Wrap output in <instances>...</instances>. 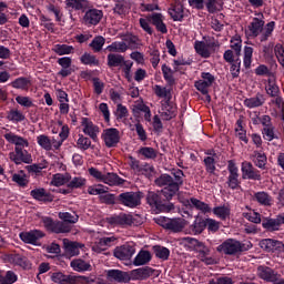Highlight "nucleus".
I'll return each mask as SVG.
<instances>
[{
    "mask_svg": "<svg viewBox=\"0 0 284 284\" xmlns=\"http://www.w3.org/2000/svg\"><path fill=\"white\" fill-rule=\"evenodd\" d=\"M109 223L111 225H133L134 217L128 213H120L109 217Z\"/></svg>",
    "mask_w": 284,
    "mask_h": 284,
    "instance_id": "22",
    "label": "nucleus"
},
{
    "mask_svg": "<svg viewBox=\"0 0 284 284\" xmlns=\"http://www.w3.org/2000/svg\"><path fill=\"white\" fill-rule=\"evenodd\" d=\"M16 153H10V159L16 163V165H21V163H27L30 165L32 163V154L28 152V150L21 148H14Z\"/></svg>",
    "mask_w": 284,
    "mask_h": 284,
    "instance_id": "14",
    "label": "nucleus"
},
{
    "mask_svg": "<svg viewBox=\"0 0 284 284\" xmlns=\"http://www.w3.org/2000/svg\"><path fill=\"white\" fill-rule=\"evenodd\" d=\"M265 26V21L258 18H253V21L248 24V37H253L256 39L261 32H263V27Z\"/></svg>",
    "mask_w": 284,
    "mask_h": 284,
    "instance_id": "29",
    "label": "nucleus"
},
{
    "mask_svg": "<svg viewBox=\"0 0 284 284\" xmlns=\"http://www.w3.org/2000/svg\"><path fill=\"white\" fill-rule=\"evenodd\" d=\"M209 284H234V280L230 276H219L210 280Z\"/></svg>",
    "mask_w": 284,
    "mask_h": 284,
    "instance_id": "64",
    "label": "nucleus"
},
{
    "mask_svg": "<svg viewBox=\"0 0 284 284\" xmlns=\"http://www.w3.org/2000/svg\"><path fill=\"white\" fill-rule=\"evenodd\" d=\"M134 254H136V248L131 244L118 246L113 252L115 258H119L120 261H130Z\"/></svg>",
    "mask_w": 284,
    "mask_h": 284,
    "instance_id": "15",
    "label": "nucleus"
},
{
    "mask_svg": "<svg viewBox=\"0 0 284 284\" xmlns=\"http://www.w3.org/2000/svg\"><path fill=\"white\" fill-rule=\"evenodd\" d=\"M71 267L74 272H88L90 270V264L81 258L71 261Z\"/></svg>",
    "mask_w": 284,
    "mask_h": 284,
    "instance_id": "48",
    "label": "nucleus"
},
{
    "mask_svg": "<svg viewBox=\"0 0 284 284\" xmlns=\"http://www.w3.org/2000/svg\"><path fill=\"white\" fill-rule=\"evenodd\" d=\"M194 252H197L199 257L201 261H207V256H210V247L205 245V243L200 242L194 250Z\"/></svg>",
    "mask_w": 284,
    "mask_h": 284,
    "instance_id": "58",
    "label": "nucleus"
},
{
    "mask_svg": "<svg viewBox=\"0 0 284 284\" xmlns=\"http://www.w3.org/2000/svg\"><path fill=\"white\" fill-rule=\"evenodd\" d=\"M174 195L164 186L161 191H149L146 194V203L155 210V212H172L174 204L170 201Z\"/></svg>",
    "mask_w": 284,
    "mask_h": 284,
    "instance_id": "1",
    "label": "nucleus"
},
{
    "mask_svg": "<svg viewBox=\"0 0 284 284\" xmlns=\"http://www.w3.org/2000/svg\"><path fill=\"white\" fill-rule=\"evenodd\" d=\"M253 163L258 170H267V155L263 151H254Z\"/></svg>",
    "mask_w": 284,
    "mask_h": 284,
    "instance_id": "31",
    "label": "nucleus"
},
{
    "mask_svg": "<svg viewBox=\"0 0 284 284\" xmlns=\"http://www.w3.org/2000/svg\"><path fill=\"white\" fill-rule=\"evenodd\" d=\"M252 57H254V48L245 45L243 65L246 70H250V68H252Z\"/></svg>",
    "mask_w": 284,
    "mask_h": 284,
    "instance_id": "45",
    "label": "nucleus"
},
{
    "mask_svg": "<svg viewBox=\"0 0 284 284\" xmlns=\"http://www.w3.org/2000/svg\"><path fill=\"white\" fill-rule=\"evenodd\" d=\"M162 74L164 81H166L169 85H174L176 83V80L174 79V70H172L168 64L162 65Z\"/></svg>",
    "mask_w": 284,
    "mask_h": 284,
    "instance_id": "42",
    "label": "nucleus"
},
{
    "mask_svg": "<svg viewBox=\"0 0 284 284\" xmlns=\"http://www.w3.org/2000/svg\"><path fill=\"white\" fill-rule=\"evenodd\" d=\"M212 212L217 219H221V221H227L232 210L230 209V205L224 204L213 207Z\"/></svg>",
    "mask_w": 284,
    "mask_h": 284,
    "instance_id": "36",
    "label": "nucleus"
},
{
    "mask_svg": "<svg viewBox=\"0 0 284 284\" xmlns=\"http://www.w3.org/2000/svg\"><path fill=\"white\" fill-rule=\"evenodd\" d=\"M106 278L115 283H130V273L121 270L112 268L106 271Z\"/></svg>",
    "mask_w": 284,
    "mask_h": 284,
    "instance_id": "18",
    "label": "nucleus"
},
{
    "mask_svg": "<svg viewBox=\"0 0 284 284\" xmlns=\"http://www.w3.org/2000/svg\"><path fill=\"white\" fill-rule=\"evenodd\" d=\"M101 139L105 148H116L121 143V132L116 128L104 129Z\"/></svg>",
    "mask_w": 284,
    "mask_h": 284,
    "instance_id": "8",
    "label": "nucleus"
},
{
    "mask_svg": "<svg viewBox=\"0 0 284 284\" xmlns=\"http://www.w3.org/2000/svg\"><path fill=\"white\" fill-rule=\"evenodd\" d=\"M101 19H103V11L99 9H89L83 17V23L88 28H92V26H99L101 23Z\"/></svg>",
    "mask_w": 284,
    "mask_h": 284,
    "instance_id": "13",
    "label": "nucleus"
},
{
    "mask_svg": "<svg viewBox=\"0 0 284 284\" xmlns=\"http://www.w3.org/2000/svg\"><path fill=\"white\" fill-rule=\"evenodd\" d=\"M280 92L281 89L278 88V84H276V81L268 79L266 85V93L268 94V97L276 98L278 97Z\"/></svg>",
    "mask_w": 284,
    "mask_h": 284,
    "instance_id": "53",
    "label": "nucleus"
},
{
    "mask_svg": "<svg viewBox=\"0 0 284 284\" xmlns=\"http://www.w3.org/2000/svg\"><path fill=\"white\" fill-rule=\"evenodd\" d=\"M67 8L71 10H85L88 8V1L85 0H65Z\"/></svg>",
    "mask_w": 284,
    "mask_h": 284,
    "instance_id": "51",
    "label": "nucleus"
},
{
    "mask_svg": "<svg viewBox=\"0 0 284 284\" xmlns=\"http://www.w3.org/2000/svg\"><path fill=\"white\" fill-rule=\"evenodd\" d=\"M122 41L126 43L128 50H139V48L141 47V39H139L136 36L131 33L125 34L122 38Z\"/></svg>",
    "mask_w": 284,
    "mask_h": 284,
    "instance_id": "37",
    "label": "nucleus"
},
{
    "mask_svg": "<svg viewBox=\"0 0 284 284\" xmlns=\"http://www.w3.org/2000/svg\"><path fill=\"white\" fill-rule=\"evenodd\" d=\"M186 207H189V210H192L194 207L195 210H199L203 214H210V212H212V207H210L207 203L196 197H191L190 200H187Z\"/></svg>",
    "mask_w": 284,
    "mask_h": 284,
    "instance_id": "23",
    "label": "nucleus"
},
{
    "mask_svg": "<svg viewBox=\"0 0 284 284\" xmlns=\"http://www.w3.org/2000/svg\"><path fill=\"white\" fill-rule=\"evenodd\" d=\"M4 139H6V141H8V143L16 145V148H21V150H23V148H28L30 145V142H28L27 139H24L21 135H17L12 132L6 133Z\"/></svg>",
    "mask_w": 284,
    "mask_h": 284,
    "instance_id": "25",
    "label": "nucleus"
},
{
    "mask_svg": "<svg viewBox=\"0 0 284 284\" xmlns=\"http://www.w3.org/2000/svg\"><path fill=\"white\" fill-rule=\"evenodd\" d=\"M262 250L265 252H276L283 248V242L273 239H265L260 242Z\"/></svg>",
    "mask_w": 284,
    "mask_h": 284,
    "instance_id": "27",
    "label": "nucleus"
},
{
    "mask_svg": "<svg viewBox=\"0 0 284 284\" xmlns=\"http://www.w3.org/2000/svg\"><path fill=\"white\" fill-rule=\"evenodd\" d=\"M103 45H105V38L102 36L95 37L90 43V48H92L93 52H101Z\"/></svg>",
    "mask_w": 284,
    "mask_h": 284,
    "instance_id": "57",
    "label": "nucleus"
},
{
    "mask_svg": "<svg viewBox=\"0 0 284 284\" xmlns=\"http://www.w3.org/2000/svg\"><path fill=\"white\" fill-rule=\"evenodd\" d=\"M162 110H164V112L161 113L163 121H172V119H175L176 105L170 101V98L162 104Z\"/></svg>",
    "mask_w": 284,
    "mask_h": 284,
    "instance_id": "26",
    "label": "nucleus"
},
{
    "mask_svg": "<svg viewBox=\"0 0 284 284\" xmlns=\"http://www.w3.org/2000/svg\"><path fill=\"white\" fill-rule=\"evenodd\" d=\"M80 247L77 242H64V252L68 256H79Z\"/></svg>",
    "mask_w": 284,
    "mask_h": 284,
    "instance_id": "44",
    "label": "nucleus"
},
{
    "mask_svg": "<svg viewBox=\"0 0 284 284\" xmlns=\"http://www.w3.org/2000/svg\"><path fill=\"white\" fill-rule=\"evenodd\" d=\"M85 183L87 180L84 178L75 176L69 181L67 186L70 187V190H81V187H83Z\"/></svg>",
    "mask_w": 284,
    "mask_h": 284,
    "instance_id": "55",
    "label": "nucleus"
},
{
    "mask_svg": "<svg viewBox=\"0 0 284 284\" xmlns=\"http://www.w3.org/2000/svg\"><path fill=\"white\" fill-rule=\"evenodd\" d=\"M11 180L13 183H17L19 187H26L30 183L28 175H26L23 171H20V173H14Z\"/></svg>",
    "mask_w": 284,
    "mask_h": 284,
    "instance_id": "47",
    "label": "nucleus"
},
{
    "mask_svg": "<svg viewBox=\"0 0 284 284\" xmlns=\"http://www.w3.org/2000/svg\"><path fill=\"white\" fill-rule=\"evenodd\" d=\"M252 200L265 207H270L272 205V197L265 191L255 192Z\"/></svg>",
    "mask_w": 284,
    "mask_h": 284,
    "instance_id": "33",
    "label": "nucleus"
},
{
    "mask_svg": "<svg viewBox=\"0 0 284 284\" xmlns=\"http://www.w3.org/2000/svg\"><path fill=\"white\" fill-rule=\"evenodd\" d=\"M194 88L197 90V92H201V94L206 95V99L211 101L210 97V84H206L203 80H197L194 82Z\"/></svg>",
    "mask_w": 284,
    "mask_h": 284,
    "instance_id": "50",
    "label": "nucleus"
},
{
    "mask_svg": "<svg viewBox=\"0 0 284 284\" xmlns=\"http://www.w3.org/2000/svg\"><path fill=\"white\" fill-rule=\"evenodd\" d=\"M153 250L156 258H161V261H168L170 258V248L156 245Z\"/></svg>",
    "mask_w": 284,
    "mask_h": 284,
    "instance_id": "56",
    "label": "nucleus"
},
{
    "mask_svg": "<svg viewBox=\"0 0 284 284\" xmlns=\"http://www.w3.org/2000/svg\"><path fill=\"white\" fill-rule=\"evenodd\" d=\"M194 50H195L196 54L202 57V59H210V57L212 54L210 52V49L207 48V44H205V42H203V41L196 40L194 42Z\"/></svg>",
    "mask_w": 284,
    "mask_h": 284,
    "instance_id": "39",
    "label": "nucleus"
},
{
    "mask_svg": "<svg viewBox=\"0 0 284 284\" xmlns=\"http://www.w3.org/2000/svg\"><path fill=\"white\" fill-rule=\"evenodd\" d=\"M205 227H207L206 219H196L193 224L190 225V230L192 234H202L205 231Z\"/></svg>",
    "mask_w": 284,
    "mask_h": 284,
    "instance_id": "41",
    "label": "nucleus"
},
{
    "mask_svg": "<svg viewBox=\"0 0 284 284\" xmlns=\"http://www.w3.org/2000/svg\"><path fill=\"white\" fill-rule=\"evenodd\" d=\"M8 119L12 123H21V121H26V115L19 110L11 109L8 113Z\"/></svg>",
    "mask_w": 284,
    "mask_h": 284,
    "instance_id": "59",
    "label": "nucleus"
},
{
    "mask_svg": "<svg viewBox=\"0 0 284 284\" xmlns=\"http://www.w3.org/2000/svg\"><path fill=\"white\" fill-rule=\"evenodd\" d=\"M58 63L61 65V70L58 72V77H62V79H65L67 77H70L74 70H72V58L70 57H63L58 59Z\"/></svg>",
    "mask_w": 284,
    "mask_h": 284,
    "instance_id": "21",
    "label": "nucleus"
},
{
    "mask_svg": "<svg viewBox=\"0 0 284 284\" xmlns=\"http://www.w3.org/2000/svg\"><path fill=\"white\" fill-rule=\"evenodd\" d=\"M75 148H78V150H81V152H85L87 150H90V148H92V141L90 140V138H85L83 134H79Z\"/></svg>",
    "mask_w": 284,
    "mask_h": 284,
    "instance_id": "46",
    "label": "nucleus"
},
{
    "mask_svg": "<svg viewBox=\"0 0 284 284\" xmlns=\"http://www.w3.org/2000/svg\"><path fill=\"white\" fill-rule=\"evenodd\" d=\"M265 103V95L262 93H257L253 98H247L244 100L245 108H250V110H253L254 108H261Z\"/></svg>",
    "mask_w": 284,
    "mask_h": 284,
    "instance_id": "32",
    "label": "nucleus"
},
{
    "mask_svg": "<svg viewBox=\"0 0 284 284\" xmlns=\"http://www.w3.org/2000/svg\"><path fill=\"white\" fill-rule=\"evenodd\" d=\"M146 19L151 26H154L156 32L160 34H168V24H165V17L163 13L153 12L146 16Z\"/></svg>",
    "mask_w": 284,
    "mask_h": 284,
    "instance_id": "10",
    "label": "nucleus"
},
{
    "mask_svg": "<svg viewBox=\"0 0 284 284\" xmlns=\"http://www.w3.org/2000/svg\"><path fill=\"white\" fill-rule=\"evenodd\" d=\"M140 156H143L144 159L149 161H154L156 156H159V152L154 148L151 146H141L138 151Z\"/></svg>",
    "mask_w": 284,
    "mask_h": 284,
    "instance_id": "40",
    "label": "nucleus"
},
{
    "mask_svg": "<svg viewBox=\"0 0 284 284\" xmlns=\"http://www.w3.org/2000/svg\"><path fill=\"white\" fill-rule=\"evenodd\" d=\"M43 236H45V233L41 230L23 231L19 233V239L22 243H27L28 245H37Z\"/></svg>",
    "mask_w": 284,
    "mask_h": 284,
    "instance_id": "11",
    "label": "nucleus"
},
{
    "mask_svg": "<svg viewBox=\"0 0 284 284\" xmlns=\"http://www.w3.org/2000/svg\"><path fill=\"white\" fill-rule=\"evenodd\" d=\"M257 276L266 283H276V281H280L281 278V274L274 271V268L265 265H260L257 267Z\"/></svg>",
    "mask_w": 284,
    "mask_h": 284,
    "instance_id": "12",
    "label": "nucleus"
},
{
    "mask_svg": "<svg viewBox=\"0 0 284 284\" xmlns=\"http://www.w3.org/2000/svg\"><path fill=\"white\" fill-rule=\"evenodd\" d=\"M169 14L173 21H183L185 19V10L181 2H176L169 9Z\"/></svg>",
    "mask_w": 284,
    "mask_h": 284,
    "instance_id": "28",
    "label": "nucleus"
},
{
    "mask_svg": "<svg viewBox=\"0 0 284 284\" xmlns=\"http://www.w3.org/2000/svg\"><path fill=\"white\" fill-rule=\"evenodd\" d=\"M55 54L63 57V54H72L74 52V47L68 44H55L53 48Z\"/></svg>",
    "mask_w": 284,
    "mask_h": 284,
    "instance_id": "54",
    "label": "nucleus"
},
{
    "mask_svg": "<svg viewBox=\"0 0 284 284\" xmlns=\"http://www.w3.org/2000/svg\"><path fill=\"white\" fill-rule=\"evenodd\" d=\"M102 183H105L106 185L114 186V185H123L125 183V180L123 178L119 176L116 173H106L104 174V180Z\"/></svg>",
    "mask_w": 284,
    "mask_h": 284,
    "instance_id": "38",
    "label": "nucleus"
},
{
    "mask_svg": "<svg viewBox=\"0 0 284 284\" xmlns=\"http://www.w3.org/2000/svg\"><path fill=\"white\" fill-rule=\"evenodd\" d=\"M203 163L209 174H214L216 172V158H204Z\"/></svg>",
    "mask_w": 284,
    "mask_h": 284,
    "instance_id": "62",
    "label": "nucleus"
},
{
    "mask_svg": "<svg viewBox=\"0 0 284 284\" xmlns=\"http://www.w3.org/2000/svg\"><path fill=\"white\" fill-rule=\"evenodd\" d=\"M252 247V242L242 243L239 240L227 239L216 247V252L226 256H236L241 252H248Z\"/></svg>",
    "mask_w": 284,
    "mask_h": 284,
    "instance_id": "3",
    "label": "nucleus"
},
{
    "mask_svg": "<svg viewBox=\"0 0 284 284\" xmlns=\"http://www.w3.org/2000/svg\"><path fill=\"white\" fill-rule=\"evenodd\" d=\"M262 227L266 232H278V230H281L277 217H275V219H272V217L263 219L262 220Z\"/></svg>",
    "mask_w": 284,
    "mask_h": 284,
    "instance_id": "34",
    "label": "nucleus"
},
{
    "mask_svg": "<svg viewBox=\"0 0 284 284\" xmlns=\"http://www.w3.org/2000/svg\"><path fill=\"white\" fill-rule=\"evenodd\" d=\"M154 274V268L144 266L134 268L129 273L130 281H148Z\"/></svg>",
    "mask_w": 284,
    "mask_h": 284,
    "instance_id": "16",
    "label": "nucleus"
},
{
    "mask_svg": "<svg viewBox=\"0 0 284 284\" xmlns=\"http://www.w3.org/2000/svg\"><path fill=\"white\" fill-rule=\"evenodd\" d=\"M106 60L109 68H123V63H125V58L116 53H109Z\"/></svg>",
    "mask_w": 284,
    "mask_h": 284,
    "instance_id": "35",
    "label": "nucleus"
},
{
    "mask_svg": "<svg viewBox=\"0 0 284 284\" xmlns=\"http://www.w3.org/2000/svg\"><path fill=\"white\" fill-rule=\"evenodd\" d=\"M152 261V253L146 250H141L133 260V265L135 267H141V265H148Z\"/></svg>",
    "mask_w": 284,
    "mask_h": 284,
    "instance_id": "30",
    "label": "nucleus"
},
{
    "mask_svg": "<svg viewBox=\"0 0 284 284\" xmlns=\"http://www.w3.org/2000/svg\"><path fill=\"white\" fill-rule=\"evenodd\" d=\"M230 72L233 79H239L241 74V58H235L234 62L230 63Z\"/></svg>",
    "mask_w": 284,
    "mask_h": 284,
    "instance_id": "63",
    "label": "nucleus"
},
{
    "mask_svg": "<svg viewBox=\"0 0 284 284\" xmlns=\"http://www.w3.org/2000/svg\"><path fill=\"white\" fill-rule=\"evenodd\" d=\"M185 181V173L181 169H172L171 175L168 173L161 174L155 179V184L159 187H166V190L173 195L176 196L179 190Z\"/></svg>",
    "mask_w": 284,
    "mask_h": 284,
    "instance_id": "2",
    "label": "nucleus"
},
{
    "mask_svg": "<svg viewBox=\"0 0 284 284\" xmlns=\"http://www.w3.org/2000/svg\"><path fill=\"white\" fill-rule=\"evenodd\" d=\"M156 225H160V227H163V230H166L168 232H172L173 234H179V232H183L185 227V222H183L182 219H170L165 216H159L154 219Z\"/></svg>",
    "mask_w": 284,
    "mask_h": 284,
    "instance_id": "5",
    "label": "nucleus"
},
{
    "mask_svg": "<svg viewBox=\"0 0 284 284\" xmlns=\"http://www.w3.org/2000/svg\"><path fill=\"white\" fill-rule=\"evenodd\" d=\"M241 172L243 181H263V175H261V171L254 168V164H252V162H242Z\"/></svg>",
    "mask_w": 284,
    "mask_h": 284,
    "instance_id": "7",
    "label": "nucleus"
},
{
    "mask_svg": "<svg viewBox=\"0 0 284 284\" xmlns=\"http://www.w3.org/2000/svg\"><path fill=\"white\" fill-rule=\"evenodd\" d=\"M141 199H143V192L141 191H129L118 195L119 205L134 210L141 205Z\"/></svg>",
    "mask_w": 284,
    "mask_h": 284,
    "instance_id": "4",
    "label": "nucleus"
},
{
    "mask_svg": "<svg viewBox=\"0 0 284 284\" xmlns=\"http://www.w3.org/2000/svg\"><path fill=\"white\" fill-rule=\"evenodd\" d=\"M37 143L42 148V150H45L47 152H50L52 150V140L45 134H41L37 138Z\"/></svg>",
    "mask_w": 284,
    "mask_h": 284,
    "instance_id": "52",
    "label": "nucleus"
},
{
    "mask_svg": "<svg viewBox=\"0 0 284 284\" xmlns=\"http://www.w3.org/2000/svg\"><path fill=\"white\" fill-rule=\"evenodd\" d=\"M30 196L34 199V201H39L40 203H52L54 201V195L43 187L33 189L30 192Z\"/></svg>",
    "mask_w": 284,
    "mask_h": 284,
    "instance_id": "19",
    "label": "nucleus"
},
{
    "mask_svg": "<svg viewBox=\"0 0 284 284\" xmlns=\"http://www.w3.org/2000/svg\"><path fill=\"white\" fill-rule=\"evenodd\" d=\"M100 201L105 205H119V195L112 193L100 195Z\"/></svg>",
    "mask_w": 284,
    "mask_h": 284,
    "instance_id": "60",
    "label": "nucleus"
},
{
    "mask_svg": "<svg viewBox=\"0 0 284 284\" xmlns=\"http://www.w3.org/2000/svg\"><path fill=\"white\" fill-rule=\"evenodd\" d=\"M82 132L90 136L92 141H97L99 139V126L95 125L90 119L82 118Z\"/></svg>",
    "mask_w": 284,
    "mask_h": 284,
    "instance_id": "20",
    "label": "nucleus"
},
{
    "mask_svg": "<svg viewBox=\"0 0 284 284\" xmlns=\"http://www.w3.org/2000/svg\"><path fill=\"white\" fill-rule=\"evenodd\" d=\"M80 61L83 65H90L91 68L99 65V59H97V55L90 54L88 52L81 55Z\"/></svg>",
    "mask_w": 284,
    "mask_h": 284,
    "instance_id": "49",
    "label": "nucleus"
},
{
    "mask_svg": "<svg viewBox=\"0 0 284 284\" xmlns=\"http://www.w3.org/2000/svg\"><path fill=\"white\" fill-rule=\"evenodd\" d=\"M106 50L109 52H128V44L124 41L113 42L106 47Z\"/></svg>",
    "mask_w": 284,
    "mask_h": 284,
    "instance_id": "61",
    "label": "nucleus"
},
{
    "mask_svg": "<svg viewBox=\"0 0 284 284\" xmlns=\"http://www.w3.org/2000/svg\"><path fill=\"white\" fill-rule=\"evenodd\" d=\"M51 281L58 284H79L82 281H88L85 276L65 275L62 272H55L51 275Z\"/></svg>",
    "mask_w": 284,
    "mask_h": 284,
    "instance_id": "9",
    "label": "nucleus"
},
{
    "mask_svg": "<svg viewBox=\"0 0 284 284\" xmlns=\"http://www.w3.org/2000/svg\"><path fill=\"white\" fill-rule=\"evenodd\" d=\"M7 261L12 263V265H17L18 267H22V270H30L31 265L30 260L26 257V255L19 253H10L7 255Z\"/></svg>",
    "mask_w": 284,
    "mask_h": 284,
    "instance_id": "17",
    "label": "nucleus"
},
{
    "mask_svg": "<svg viewBox=\"0 0 284 284\" xmlns=\"http://www.w3.org/2000/svg\"><path fill=\"white\" fill-rule=\"evenodd\" d=\"M8 85L10 88H13V90H21L22 92H28V90H30V87L32 85V80H30V78L19 77L11 81Z\"/></svg>",
    "mask_w": 284,
    "mask_h": 284,
    "instance_id": "24",
    "label": "nucleus"
},
{
    "mask_svg": "<svg viewBox=\"0 0 284 284\" xmlns=\"http://www.w3.org/2000/svg\"><path fill=\"white\" fill-rule=\"evenodd\" d=\"M227 187H230V190H241V174L239 173V166H236V162L234 160L227 161Z\"/></svg>",
    "mask_w": 284,
    "mask_h": 284,
    "instance_id": "6",
    "label": "nucleus"
},
{
    "mask_svg": "<svg viewBox=\"0 0 284 284\" xmlns=\"http://www.w3.org/2000/svg\"><path fill=\"white\" fill-rule=\"evenodd\" d=\"M72 179V176L70 174H61V173H57L53 175L52 179V185H54V187H61V185H65V183H70V180Z\"/></svg>",
    "mask_w": 284,
    "mask_h": 284,
    "instance_id": "43",
    "label": "nucleus"
}]
</instances>
